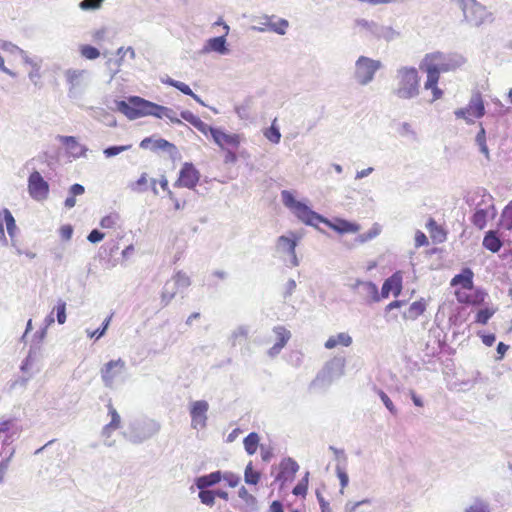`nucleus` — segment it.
I'll return each mask as SVG.
<instances>
[{
    "label": "nucleus",
    "mask_w": 512,
    "mask_h": 512,
    "mask_svg": "<svg viewBox=\"0 0 512 512\" xmlns=\"http://www.w3.org/2000/svg\"><path fill=\"white\" fill-rule=\"evenodd\" d=\"M199 178L200 173L195 166L192 163H184L174 186L193 189L197 185Z\"/></svg>",
    "instance_id": "obj_17"
},
{
    "label": "nucleus",
    "mask_w": 512,
    "mask_h": 512,
    "mask_svg": "<svg viewBox=\"0 0 512 512\" xmlns=\"http://www.w3.org/2000/svg\"><path fill=\"white\" fill-rule=\"evenodd\" d=\"M494 310L489 308L481 309L477 312L475 322L479 324H486L489 319L493 316Z\"/></svg>",
    "instance_id": "obj_56"
},
{
    "label": "nucleus",
    "mask_w": 512,
    "mask_h": 512,
    "mask_svg": "<svg viewBox=\"0 0 512 512\" xmlns=\"http://www.w3.org/2000/svg\"><path fill=\"white\" fill-rule=\"evenodd\" d=\"M276 119L273 121L272 125L265 130L264 136L272 143L278 144L281 139V133L279 128L275 125Z\"/></svg>",
    "instance_id": "obj_46"
},
{
    "label": "nucleus",
    "mask_w": 512,
    "mask_h": 512,
    "mask_svg": "<svg viewBox=\"0 0 512 512\" xmlns=\"http://www.w3.org/2000/svg\"><path fill=\"white\" fill-rule=\"evenodd\" d=\"M463 14L462 22L479 28L483 25H491L495 21V15L485 5L477 0H451Z\"/></svg>",
    "instance_id": "obj_6"
},
{
    "label": "nucleus",
    "mask_w": 512,
    "mask_h": 512,
    "mask_svg": "<svg viewBox=\"0 0 512 512\" xmlns=\"http://www.w3.org/2000/svg\"><path fill=\"white\" fill-rule=\"evenodd\" d=\"M2 220L5 223L8 235L13 238L17 229L15 219L9 209H1Z\"/></svg>",
    "instance_id": "obj_38"
},
{
    "label": "nucleus",
    "mask_w": 512,
    "mask_h": 512,
    "mask_svg": "<svg viewBox=\"0 0 512 512\" xmlns=\"http://www.w3.org/2000/svg\"><path fill=\"white\" fill-rule=\"evenodd\" d=\"M88 72L86 70L68 69L65 71V78L69 84V96L71 97L75 91L81 87L82 80Z\"/></svg>",
    "instance_id": "obj_23"
},
{
    "label": "nucleus",
    "mask_w": 512,
    "mask_h": 512,
    "mask_svg": "<svg viewBox=\"0 0 512 512\" xmlns=\"http://www.w3.org/2000/svg\"><path fill=\"white\" fill-rule=\"evenodd\" d=\"M115 105L116 109L130 120H135L143 116H154L161 119L165 117L168 108L139 96H131L127 101H115Z\"/></svg>",
    "instance_id": "obj_3"
},
{
    "label": "nucleus",
    "mask_w": 512,
    "mask_h": 512,
    "mask_svg": "<svg viewBox=\"0 0 512 512\" xmlns=\"http://www.w3.org/2000/svg\"><path fill=\"white\" fill-rule=\"evenodd\" d=\"M248 327L239 326L237 327L231 334V344L232 346H236L240 339L245 340L248 337Z\"/></svg>",
    "instance_id": "obj_52"
},
{
    "label": "nucleus",
    "mask_w": 512,
    "mask_h": 512,
    "mask_svg": "<svg viewBox=\"0 0 512 512\" xmlns=\"http://www.w3.org/2000/svg\"><path fill=\"white\" fill-rule=\"evenodd\" d=\"M111 319H112V315L108 316L102 323L101 327L99 328V330H94V331H91L89 329L86 330V333L88 335V337L90 338H93L95 337V339H100L101 337H103L110 325V322H111Z\"/></svg>",
    "instance_id": "obj_48"
},
{
    "label": "nucleus",
    "mask_w": 512,
    "mask_h": 512,
    "mask_svg": "<svg viewBox=\"0 0 512 512\" xmlns=\"http://www.w3.org/2000/svg\"><path fill=\"white\" fill-rule=\"evenodd\" d=\"M238 496L248 505L256 503V498L244 486L239 489Z\"/></svg>",
    "instance_id": "obj_61"
},
{
    "label": "nucleus",
    "mask_w": 512,
    "mask_h": 512,
    "mask_svg": "<svg viewBox=\"0 0 512 512\" xmlns=\"http://www.w3.org/2000/svg\"><path fill=\"white\" fill-rule=\"evenodd\" d=\"M351 343H352L351 336L347 333L342 332V333H338L335 336L329 337L327 339V341L325 342L324 346L326 349H333L338 345L348 347L351 345Z\"/></svg>",
    "instance_id": "obj_32"
},
{
    "label": "nucleus",
    "mask_w": 512,
    "mask_h": 512,
    "mask_svg": "<svg viewBox=\"0 0 512 512\" xmlns=\"http://www.w3.org/2000/svg\"><path fill=\"white\" fill-rule=\"evenodd\" d=\"M84 192H85V188L83 185L78 184V183L73 184L69 188V196L66 198V200L64 202L65 207L67 209L73 208L76 204L75 197L84 194Z\"/></svg>",
    "instance_id": "obj_35"
},
{
    "label": "nucleus",
    "mask_w": 512,
    "mask_h": 512,
    "mask_svg": "<svg viewBox=\"0 0 512 512\" xmlns=\"http://www.w3.org/2000/svg\"><path fill=\"white\" fill-rule=\"evenodd\" d=\"M464 512H490L489 504L487 501L476 498L465 508Z\"/></svg>",
    "instance_id": "obj_43"
},
{
    "label": "nucleus",
    "mask_w": 512,
    "mask_h": 512,
    "mask_svg": "<svg viewBox=\"0 0 512 512\" xmlns=\"http://www.w3.org/2000/svg\"><path fill=\"white\" fill-rule=\"evenodd\" d=\"M21 432V427L14 419H9L0 422V442L2 448L9 446L13 441L18 438Z\"/></svg>",
    "instance_id": "obj_18"
},
{
    "label": "nucleus",
    "mask_w": 512,
    "mask_h": 512,
    "mask_svg": "<svg viewBox=\"0 0 512 512\" xmlns=\"http://www.w3.org/2000/svg\"><path fill=\"white\" fill-rule=\"evenodd\" d=\"M80 52L81 55L88 60H94L100 56V51L91 45H83Z\"/></svg>",
    "instance_id": "obj_54"
},
{
    "label": "nucleus",
    "mask_w": 512,
    "mask_h": 512,
    "mask_svg": "<svg viewBox=\"0 0 512 512\" xmlns=\"http://www.w3.org/2000/svg\"><path fill=\"white\" fill-rule=\"evenodd\" d=\"M53 312L55 311L56 312V319H57V322L62 325L66 322V302L62 299H59L57 301V304L56 306L54 307V309L52 310Z\"/></svg>",
    "instance_id": "obj_50"
},
{
    "label": "nucleus",
    "mask_w": 512,
    "mask_h": 512,
    "mask_svg": "<svg viewBox=\"0 0 512 512\" xmlns=\"http://www.w3.org/2000/svg\"><path fill=\"white\" fill-rule=\"evenodd\" d=\"M329 449L334 453L337 463H340V465H346L347 456H346L344 450L338 449L334 446H330Z\"/></svg>",
    "instance_id": "obj_64"
},
{
    "label": "nucleus",
    "mask_w": 512,
    "mask_h": 512,
    "mask_svg": "<svg viewBox=\"0 0 512 512\" xmlns=\"http://www.w3.org/2000/svg\"><path fill=\"white\" fill-rule=\"evenodd\" d=\"M259 26H252L251 30L257 32H265L268 29L278 35H285L289 28L288 20L284 18H277L276 15H263L258 19Z\"/></svg>",
    "instance_id": "obj_14"
},
{
    "label": "nucleus",
    "mask_w": 512,
    "mask_h": 512,
    "mask_svg": "<svg viewBox=\"0 0 512 512\" xmlns=\"http://www.w3.org/2000/svg\"><path fill=\"white\" fill-rule=\"evenodd\" d=\"M354 29L357 34L369 40H385L390 42L400 37V32L393 27L365 18L355 19Z\"/></svg>",
    "instance_id": "obj_8"
},
{
    "label": "nucleus",
    "mask_w": 512,
    "mask_h": 512,
    "mask_svg": "<svg viewBox=\"0 0 512 512\" xmlns=\"http://www.w3.org/2000/svg\"><path fill=\"white\" fill-rule=\"evenodd\" d=\"M209 404L206 400L193 401L190 404L191 427L193 429H204L207 425V412Z\"/></svg>",
    "instance_id": "obj_16"
},
{
    "label": "nucleus",
    "mask_w": 512,
    "mask_h": 512,
    "mask_svg": "<svg viewBox=\"0 0 512 512\" xmlns=\"http://www.w3.org/2000/svg\"><path fill=\"white\" fill-rule=\"evenodd\" d=\"M103 0H82L79 7L82 10H95L101 7Z\"/></svg>",
    "instance_id": "obj_59"
},
{
    "label": "nucleus",
    "mask_w": 512,
    "mask_h": 512,
    "mask_svg": "<svg viewBox=\"0 0 512 512\" xmlns=\"http://www.w3.org/2000/svg\"><path fill=\"white\" fill-rule=\"evenodd\" d=\"M36 360H37V348L31 346V348L28 352V355L23 360V362L20 366V370L23 373H27L31 369V367L33 366V364L35 363Z\"/></svg>",
    "instance_id": "obj_41"
},
{
    "label": "nucleus",
    "mask_w": 512,
    "mask_h": 512,
    "mask_svg": "<svg viewBox=\"0 0 512 512\" xmlns=\"http://www.w3.org/2000/svg\"><path fill=\"white\" fill-rule=\"evenodd\" d=\"M308 476L307 472L304 478L298 482V484L293 488L292 493L296 496H304L307 493L308 489Z\"/></svg>",
    "instance_id": "obj_55"
},
{
    "label": "nucleus",
    "mask_w": 512,
    "mask_h": 512,
    "mask_svg": "<svg viewBox=\"0 0 512 512\" xmlns=\"http://www.w3.org/2000/svg\"><path fill=\"white\" fill-rule=\"evenodd\" d=\"M345 467H346V465H340V463H337L336 468H335L337 477L340 481V486H341L340 493L341 494L344 493V489L347 487V485L349 483V476L346 472Z\"/></svg>",
    "instance_id": "obj_45"
},
{
    "label": "nucleus",
    "mask_w": 512,
    "mask_h": 512,
    "mask_svg": "<svg viewBox=\"0 0 512 512\" xmlns=\"http://www.w3.org/2000/svg\"><path fill=\"white\" fill-rule=\"evenodd\" d=\"M402 290V277L399 272L394 273L387 278L381 288L380 298H388L392 292L395 297H398Z\"/></svg>",
    "instance_id": "obj_19"
},
{
    "label": "nucleus",
    "mask_w": 512,
    "mask_h": 512,
    "mask_svg": "<svg viewBox=\"0 0 512 512\" xmlns=\"http://www.w3.org/2000/svg\"><path fill=\"white\" fill-rule=\"evenodd\" d=\"M344 366V359L334 358L326 364L324 371L328 374L329 380L332 381L344 374Z\"/></svg>",
    "instance_id": "obj_30"
},
{
    "label": "nucleus",
    "mask_w": 512,
    "mask_h": 512,
    "mask_svg": "<svg viewBox=\"0 0 512 512\" xmlns=\"http://www.w3.org/2000/svg\"><path fill=\"white\" fill-rule=\"evenodd\" d=\"M222 479L225 480L230 487H236L240 482V477L232 472L222 473Z\"/></svg>",
    "instance_id": "obj_62"
},
{
    "label": "nucleus",
    "mask_w": 512,
    "mask_h": 512,
    "mask_svg": "<svg viewBox=\"0 0 512 512\" xmlns=\"http://www.w3.org/2000/svg\"><path fill=\"white\" fill-rule=\"evenodd\" d=\"M198 497L202 504L212 507L215 504V492L214 490L203 489L199 490Z\"/></svg>",
    "instance_id": "obj_49"
},
{
    "label": "nucleus",
    "mask_w": 512,
    "mask_h": 512,
    "mask_svg": "<svg viewBox=\"0 0 512 512\" xmlns=\"http://www.w3.org/2000/svg\"><path fill=\"white\" fill-rule=\"evenodd\" d=\"M273 332L277 337L276 343L279 344L282 348H284L291 338V332L287 330L284 326H275L273 328Z\"/></svg>",
    "instance_id": "obj_39"
},
{
    "label": "nucleus",
    "mask_w": 512,
    "mask_h": 512,
    "mask_svg": "<svg viewBox=\"0 0 512 512\" xmlns=\"http://www.w3.org/2000/svg\"><path fill=\"white\" fill-rule=\"evenodd\" d=\"M300 238L301 237L293 231H289L288 235H282L277 238L276 249L278 252L289 256L288 266L290 267H297L299 265V259L296 255V246Z\"/></svg>",
    "instance_id": "obj_13"
},
{
    "label": "nucleus",
    "mask_w": 512,
    "mask_h": 512,
    "mask_svg": "<svg viewBox=\"0 0 512 512\" xmlns=\"http://www.w3.org/2000/svg\"><path fill=\"white\" fill-rule=\"evenodd\" d=\"M57 138L62 144L66 146V148L69 150L70 154L74 158L86 156L88 148L84 145L79 144L74 136L59 135Z\"/></svg>",
    "instance_id": "obj_22"
},
{
    "label": "nucleus",
    "mask_w": 512,
    "mask_h": 512,
    "mask_svg": "<svg viewBox=\"0 0 512 512\" xmlns=\"http://www.w3.org/2000/svg\"><path fill=\"white\" fill-rule=\"evenodd\" d=\"M222 480V472L220 470L211 472L210 474L202 475L194 480L195 486L199 490L209 489L210 487L218 484Z\"/></svg>",
    "instance_id": "obj_25"
},
{
    "label": "nucleus",
    "mask_w": 512,
    "mask_h": 512,
    "mask_svg": "<svg viewBox=\"0 0 512 512\" xmlns=\"http://www.w3.org/2000/svg\"><path fill=\"white\" fill-rule=\"evenodd\" d=\"M454 114L456 118L464 119L467 124L474 123L471 116L478 119L483 117L485 115V106L481 93L479 91L473 92L468 105L457 109Z\"/></svg>",
    "instance_id": "obj_12"
},
{
    "label": "nucleus",
    "mask_w": 512,
    "mask_h": 512,
    "mask_svg": "<svg viewBox=\"0 0 512 512\" xmlns=\"http://www.w3.org/2000/svg\"><path fill=\"white\" fill-rule=\"evenodd\" d=\"M480 129L475 137V143L479 148V151L485 156V158L490 160V153L486 143V131L483 127L482 123L479 124Z\"/></svg>",
    "instance_id": "obj_34"
},
{
    "label": "nucleus",
    "mask_w": 512,
    "mask_h": 512,
    "mask_svg": "<svg viewBox=\"0 0 512 512\" xmlns=\"http://www.w3.org/2000/svg\"><path fill=\"white\" fill-rule=\"evenodd\" d=\"M466 63V58L459 53L445 54L440 51L428 53L419 64L420 70L434 67L436 75L440 76L442 72L454 71Z\"/></svg>",
    "instance_id": "obj_7"
},
{
    "label": "nucleus",
    "mask_w": 512,
    "mask_h": 512,
    "mask_svg": "<svg viewBox=\"0 0 512 512\" xmlns=\"http://www.w3.org/2000/svg\"><path fill=\"white\" fill-rule=\"evenodd\" d=\"M281 199L284 206L290 209L301 222L308 226L317 228L319 223H323L339 234L356 233L360 230V225L355 222L343 218H335L333 220L325 218L313 211L305 203L296 200L292 192L288 190L281 191Z\"/></svg>",
    "instance_id": "obj_1"
},
{
    "label": "nucleus",
    "mask_w": 512,
    "mask_h": 512,
    "mask_svg": "<svg viewBox=\"0 0 512 512\" xmlns=\"http://www.w3.org/2000/svg\"><path fill=\"white\" fill-rule=\"evenodd\" d=\"M421 76L414 66L402 65L395 71L391 93L399 100H412L420 95Z\"/></svg>",
    "instance_id": "obj_2"
},
{
    "label": "nucleus",
    "mask_w": 512,
    "mask_h": 512,
    "mask_svg": "<svg viewBox=\"0 0 512 512\" xmlns=\"http://www.w3.org/2000/svg\"><path fill=\"white\" fill-rule=\"evenodd\" d=\"M180 116L205 136L210 134L215 144H217L221 149H237L239 147L241 142L239 134H228L221 128L212 127L204 123L199 117L189 110L182 111Z\"/></svg>",
    "instance_id": "obj_4"
},
{
    "label": "nucleus",
    "mask_w": 512,
    "mask_h": 512,
    "mask_svg": "<svg viewBox=\"0 0 512 512\" xmlns=\"http://www.w3.org/2000/svg\"><path fill=\"white\" fill-rule=\"evenodd\" d=\"M226 36L222 35L218 37H213L207 40L202 52L208 53V52H217L221 55H226L229 53V49L227 48V42H226Z\"/></svg>",
    "instance_id": "obj_24"
},
{
    "label": "nucleus",
    "mask_w": 512,
    "mask_h": 512,
    "mask_svg": "<svg viewBox=\"0 0 512 512\" xmlns=\"http://www.w3.org/2000/svg\"><path fill=\"white\" fill-rule=\"evenodd\" d=\"M171 279L179 289H185L191 285L189 276L183 271H178Z\"/></svg>",
    "instance_id": "obj_47"
},
{
    "label": "nucleus",
    "mask_w": 512,
    "mask_h": 512,
    "mask_svg": "<svg viewBox=\"0 0 512 512\" xmlns=\"http://www.w3.org/2000/svg\"><path fill=\"white\" fill-rule=\"evenodd\" d=\"M120 219L119 214L110 213L103 217L100 221V226L104 229L114 228Z\"/></svg>",
    "instance_id": "obj_53"
},
{
    "label": "nucleus",
    "mask_w": 512,
    "mask_h": 512,
    "mask_svg": "<svg viewBox=\"0 0 512 512\" xmlns=\"http://www.w3.org/2000/svg\"><path fill=\"white\" fill-rule=\"evenodd\" d=\"M161 425L154 419L137 418L129 422L124 437L133 444H141L160 431Z\"/></svg>",
    "instance_id": "obj_9"
},
{
    "label": "nucleus",
    "mask_w": 512,
    "mask_h": 512,
    "mask_svg": "<svg viewBox=\"0 0 512 512\" xmlns=\"http://www.w3.org/2000/svg\"><path fill=\"white\" fill-rule=\"evenodd\" d=\"M108 407V413L111 416V421L109 422L110 426L115 427L118 429L120 427L121 418L116 409L113 407L111 403L107 405Z\"/></svg>",
    "instance_id": "obj_58"
},
{
    "label": "nucleus",
    "mask_w": 512,
    "mask_h": 512,
    "mask_svg": "<svg viewBox=\"0 0 512 512\" xmlns=\"http://www.w3.org/2000/svg\"><path fill=\"white\" fill-rule=\"evenodd\" d=\"M473 271L466 267L461 270V272L455 275L451 280V286L461 285L463 289L471 290L473 288Z\"/></svg>",
    "instance_id": "obj_26"
},
{
    "label": "nucleus",
    "mask_w": 512,
    "mask_h": 512,
    "mask_svg": "<svg viewBox=\"0 0 512 512\" xmlns=\"http://www.w3.org/2000/svg\"><path fill=\"white\" fill-rule=\"evenodd\" d=\"M426 228L429 230L434 240L443 242L446 239V233L433 218H429L426 223Z\"/></svg>",
    "instance_id": "obj_36"
},
{
    "label": "nucleus",
    "mask_w": 512,
    "mask_h": 512,
    "mask_svg": "<svg viewBox=\"0 0 512 512\" xmlns=\"http://www.w3.org/2000/svg\"><path fill=\"white\" fill-rule=\"evenodd\" d=\"M426 73V80L424 82V88L426 90H431L432 92V99L431 102H434L438 99H441L444 92L442 89L438 87V82L440 79V76L436 75V71L434 70V67L427 68L426 70H422Z\"/></svg>",
    "instance_id": "obj_20"
},
{
    "label": "nucleus",
    "mask_w": 512,
    "mask_h": 512,
    "mask_svg": "<svg viewBox=\"0 0 512 512\" xmlns=\"http://www.w3.org/2000/svg\"><path fill=\"white\" fill-rule=\"evenodd\" d=\"M381 232V227L379 224L375 223L373 224V226L371 227V229L366 232V233H363V234H359L357 237H356V241L358 243H365V242H368L374 238H376Z\"/></svg>",
    "instance_id": "obj_40"
},
{
    "label": "nucleus",
    "mask_w": 512,
    "mask_h": 512,
    "mask_svg": "<svg viewBox=\"0 0 512 512\" xmlns=\"http://www.w3.org/2000/svg\"><path fill=\"white\" fill-rule=\"evenodd\" d=\"M299 465L292 458H284L279 466V473L276 477L277 480L286 482L294 478L295 473L298 471Z\"/></svg>",
    "instance_id": "obj_21"
},
{
    "label": "nucleus",
    "mask_w": 512,
    "mask_h": 512,
    "mask_svg": "<svg viewBox=\"0 0 512 512\" xmlns=\"http://www.w3.org/2000/svg\"><path fill=\"white\" fill-rule=\"evenodd\" d=\"M500 225L506 230H512V201L504 208Z\"/></svg>",
    "instance_id": "obj_42"
},
{
    "label": "nucleus",
    "mask_w": 512,
    "mask_h": 512,
    "mask_svg": "<svg viewBox=\"0 0 512 512\" xmlns=\"http://www.w3.org/2000/svg\"><path fill=\"white\" fill-rule=\"evenodd\" d=\"M179 290L180 289L176 286L172 279L166 281L161 293V302L163 306H167Z\"/></svg>",
    "instance_id": "obj_33"
},
{
    "label": "nucleus",
    "mask_w": 512,
    "mask_h": 512,
    "mask_svg": "<svg viewBox=\"0 0 512 512\" xmlns=\"http://www.w3.org/2000/svg\"><path fill=\"white\" fill-rule=\"evenodd\" d=\"M147 174L143 173L140 178L133 184L132 189L138 192H144L147 189Z\"/></svg>",
    "instance_id": "obj_63"
},
{
    "label": "nucleus",
    "mask_w": 512,
    "mask_h": 512,
    "mask_svg": "<svg viewBox=\"0 0 512 512\" xmlns=\"http://www.w3.org/2000/svg\"><path fill=\"white\" fill-rule=\"evenodd\" d=\"M377 394L389 412L396 415L398 411L389 396L383 390H377Z\"/></svg>",
    "instance_id": "obj_57"
},
{
    "label": "nucleus",
    "mask_w": 512,
    "mask_h": 512,
    "mask_svg": "<svg viewBox=\"0 0 512 512\" xmlns=\"http://www.w3.org/2000/svg\"><path fill=\"white\" fill-rule=\"evenodd\" d=\"M132 145H114L109 146L103 150V154L106 158H112L114 156L119 155L122 152H125L131 149Z\"/></svg>",
    "instance_id": "obj_51"
},
{
    "label": "nucleus",
    "mask_w": 512,
    "mask_h": 512,
    "mask_svg": "<svg viewBox=\"0 0 512 512\" xmlns=\"http://www.w3.org/2000/svg\"><path fill=\"white\" fill-rule=\"evenodd\" d=\"M259 440V435L256 432H251L244 438V448L249 455H253L256 453L259 445Z\"/></svg>",
    "instance_id": "obj_37"
},
{
    "label": "nucleus",
    "mask_w": 512,
    "mask_h": 512,
    "mask_svg": "<svg viewBox=\"0 0 512 512\" xmlns=\"http://www.w3.org/2000/svg\"><path fill=\"white\" fill-rule=\"evenodd\" d=\"M383 64L380 60L372 59L367 56H360L355 61L353 78L361 86L370 84Z\"/></svg>",
    "instance_id": "obj_10"
},
{
    "label": "nucleus",
    "mask_w": 512,
    "mask_h": 512,
    "mask_svg": "<svg viewBox=\"0 0 512 512\" xmlns=\"http://www.w3.org/2000/svg\"><path fill=\"white\" fill-rule=\"evenodd\" d=\"M28 192L38 202L48 198L49 184L38 171H33L28 177Z\"/></svg>",
    "instance_id": "obj_15"
},
{
    "label": "nucleus",
    "mask_w": 512,
    "mask_h": 512,
    "mask_svg": "<svg viewBox=\"0 0 512 512\" xmlns=\"http://www.w3.org/2000/svg\"><path fill=\"white\" fill-rule=\"evenodd\" d=\"M244 480L250 485H256L260 480V473L253 469L252 462H250L245 468Z\"/></svg>",
    "instance_id": "obj_44"
},
{
    "label": "nucleus",
    "mask_w": 512,
    "mask_h": 512,
    "mask_svg": "<svg viewBox=\"0 0 512 512\" xmlns=\"http://www.w3.org/2000/svg\"><path fill=\"white\" fill-rule=\"evenodd\" d=\"M398 133L404 137H416V133L408 122H403L398 128Z\"/></svg>",
    "instance_id": "obj_60"
},
{
    "label": "nucleus",
    "mask_w": 512,
    "mask_h": 512,
    "mask_svg": "<svg viewBox=\"0 0 512 512\" xmlns=\"http://www.w3.org/2000/svg\"><path fill=\"white\" fill-rule=\"evenodd\" d=\"M425 310L426 303L423 299L415 301L403 312V318L406 320H416Z\"/></svg>",
    "instance_id": "obj_31"
},
{
    "label": "nucleus",
    "mask_w": 512,
    "mask_h": 512,
    "mask_svg": "<svg viewBox=\"0 0 512 512\" xmlns=\"http://www.w3.org/2000/svg\"><path fill=\"white\" fill-rule=\"evenodd\" d=\"M357 294L361 298H363L367 303L380 301L378 287L371 281H365Z\"/></svg>",
    "instance_id": "obj_27"
},
{
    "label": "nucleus",
    "mask_w": 512,
    "mask_h": 512,
    "mask_svg": "<svg viewBox=\"0 0 512 512\" xmlns=\"http://www.w3.org/2000/svg\"><path fill=\"white\" fill-rule=\"evenodd\" d=\"M139 146L142 149H150L152 151L175 149V145L169 141L162 138L153 139L152 137L144 138Z\"/></svg>",
    "instance_id": "obj_28"
},
{
    "label": "nucleus",
    "mask_w": 512,
    "mask_h": 512,
    "mask_svg": "<svg viewBox=\"0 0 512 512\" xmlns=\"http://www.w3.org/2000/svg\"><path fill=\"white\" fill-rule=\"evenodd\" d=\"M469 206H474V213L471 216L472 224L482 230L487 224L489 218H495L497 211L493 204V198L485 190L480 189L469 195L466 199Z\"/></svg>",
    "instance_id": "obj_5"
},
{
    "label": "nucleus",
    "mask_w": 512,
    "mask_h": 512,
    "mask_svg": "<svg viewBox=\"0 0 512 512\" xmlns=\"http://www.w3.org/2000/svg\"><path fill=\"white\" fill-rule=\"evenodd\" d=\"M483 247L492 253H497L503 246L502 240L498 236L496 230H489L485 233L483 238Z\"/></svg>",
    "instance_id": "obj_29"
},
{
    "label": "nucleus",
    "mask_w": 512,
    "mask_h": 512,
    "mask_svg": "<svg viewBox=\"0 0 512 512\" xmlns=\"http://www.w3.org/2000/svg\"><path fill=\"white\" fill-rule=\"evenodd\" d=\"M126 372V363L121 358L117 360H110L105 363L100 370L101 379L105 387L113 389L115 383L124 381V374Z\"/></svg>",
    "instance_id": "obj_11"
}]
</instances>
